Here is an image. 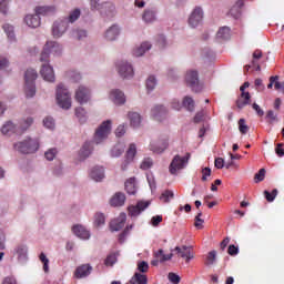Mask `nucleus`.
<instances>
[{"instance_id": "49", "label": "nucleus", "mask_w": 284, "mask_h": 284, "mask_svg": "<svg viewBox=\"0 0 284 284\" xmlns=\"http://www.w3.org/2000/svg\"><path fill=\"white\" fill-rule=\"evenodd\" d=\"M172 199H174V192L170 191V190L164 191L160 195V201H162V203H170V201H172Z\"/></svg>"}, {"instance_id": "39", "label": "nucleus", "mask_w": 284, "mask_h": 284, "mask_svg": "<svg viewBox=\"0 0 284 284\" xmlns=\"http://www.w3.org/2000/svg\"><path fill=\"white\" fill-rule=\"evenodd\" d=\"M24 94L27 99H32L37 94V85L32 82H26Z\"/></svg>"}, {"instance_id": "7", "label": "nucleus", "mask_w": 284, "mask_h": 284, "mask_svg": "<svg viewBox=\"0 0 284 284\" xmlns=\"http://www.w3.org/2000/svg\"><path fill=\"white\" fill-rule=\"evenodd\" d=\"M74 97H75V101L80 103V105H85L87 103H90V101H92V89H90V87L80 84L75 89Z\"/></svg>"}, {"instance_id": "25", "label": "nucleus", "mask_w": 284, "mask_h": 284, "mask_svg": "<svg viewBox=\"0 0 284 284\" xmlns=\"http://www.w3.org/2000/svg\"><path fill=\"white\" fill-rule=\"evenodd\" d=\"M152 50V42L144 41L139 47H135L132 51L133 57H143L145 52H150Z\"/></svg>"}, {"instance_id": "61", "label": "nucleus", "mask_w": 284, "mask_h": 284, "mask_svg": "<svg viewBox=\"0 0 284 284\" xmlns=\"http://www.w3.org/2000/svg\"><path fill=\"white\" fill-rule=\"evenodd\" d=\"M205 114H206L205 110L199 111L195 114L193 122L194 123H203V121H205Z\"/></svg>"}, {"instance_id": "9", "label": "nucleus", "mask_w": 284, "mask_h": 284, "mask_svg": "<svg viewBox=\"0 0 284 284\" xmlns=\"http://www.w3.org/2000/svg\"><path fill=\"white\" fill-rule=\"evenodd\" d=\"M68 20L59 19L55 20L51 28V34L53 39H61V37L64 36L65 32H68Z\"/></svg>"}, {"instance_id": "8", "label": "nucleus", "mask_w": 284, "mask_h": 284, "mask_svg": "<svg viewBox=\"0 0 284 284\" xmlns=\"http://www.w3.org/2000/svg\"><path fill=\"white\" fill-rule=\"evenodd\" d=\"M185 83L193 90V92H201L203 84L199 81V72L196 70H190L185 74Z\"/></svg>"}, {"instance_id": "52", "label": "nucleus", "mask_w": 284, "mask_h": 284, "mask_svg": "<svg viewBox=\"0 0 284 284\" xmlns=\"http://www.w3.org/2000/svg\"><path fill=\"white\" fill-rule=\"evenodd\" d=\"M58 154H59V150H57V148H52L45 151L44 158L47 159V161H52L53 159H57Z\"/></svg>"}, {"instance_id": "59", "label": "nucleus", "mask_w": 284, "mask_h": 284, "mask_svg": "<svg viewBox=\"0 0 284 284\" xmlns=\"http://www.w3.org/2000/svg\"><path fill=\"white\" fill-rule=\"evenodd\" d=\"M278 195V190H273L272 193H270L268 191H264V196L266 199V201H268V203L274 202V199H276V196Z\"/></svg>"}, {"instance_id": "28", "label": "nucleus", "mask_w": 284, "mask_h": 284, "mask_svg": "<svg viewBox=\"0 0 284 284\" xmlns=\"http://www.w3.org/2000/svg\"><path fill=\"white\" fill-rule=\"evenodd\" d=\"M92 274V266L90 264H83L81 266H78L74 276L75 278H85Z\"/></svg>"}, {"instance_id": "22", "label": "nucleus", "mask_w": 284, "mask_h": 284, "mask_svg": "<svg viewBox=\"0 0 284 284\" xmlns=\"http://www.w3.org/2000/svg\"><path fill=\"white\" fill-rule=\"evenodd\" d=\"M94 151V146L91 144V142H84L82 148L79 151L78 160L79 161H85V159H89V156Z\"/></svg>"}, {"instance_id": "34", "label": "nucleus", "mask_w": 284, "mask_h": 284, "mask_svg": "<svg viewBox=\"0 0 284 284\" xmlns=\"http://www.w3.org/2000/svg\"><path fill=\"white\" fill-rule=\"evenodd\" d=\"M129 121L132 128H140L141 123L143 121V118H141V114L138 112H129L128 114Z\"/></svg>"}, {"instance_id": "13", "label": "nucleus", "mask_w": 284, "mask_h": 284, "mask_svg": "<svg viewBox=\"0 0 284 284\" xmlns=\"http://www.w3.org/2000/svg\"><path fill=\"white\" fill-rule=\"evenodd\" d=\"M119 37H121V27L119 24H112L103 33V39L109 42L118 41Z\"/></svg>"}, {"instance_id": "14", "label": "nucleus", "mask_w": 284, "mask_h": 284, "mask_svg": "<svg viewBox=\"0 0 284 284\" xmlns=\"http://www.w3.org/2000/svg\"><path fill=\"white\" fill-rule=\"evenodd\" d=\"M150 207V201H140L136 205L129 206V216L136 219L142 212H145Z\"/></svg>"}, {"instance_id": "23", "label": "nucleus", "mask_w": 284, "mask_h": 284, "mask_svg": "<svg viewBox=\"0 0 284 284\" xmlns=\"http://www.w3.org/2000/svg\"><path fill=\"white\" fill-rule=\"evenodd\" d=\"M156 14H159V10L154 7L145 9L142 14V20L144 23H154L156 21Z\"/></svg>"}, {"instance_id": "41", "label": "nucleus", "mask_w": 284, "mask_h": 284, "mask_svg": "<svg viewBox=\"0 0 284 284\" xmlns=\"http://www.w3.org/2000/svg\"><path fill=\"white\" fill-rule=\"evenodd\" d=\"M128 284H148V276L143 273H135Z\"/></svg>"}, {"instance_id": "63", "label": "nucleus", "mask_w": 284, "mask_h": 284, "mask_svg": "<svg viewBox=\"0 0 284 284\" xmlns=\"http://www.w3.org/2000/svg\"><path fill=\"white\" fill-rule=\"evenodd\" d=\"M216 262V251H211L206 257V265H214Z\"/></svg>"}, {"instance_id": "35", "label": "nucleus", "mask_w": 284, "mask_h": 284, "mask_svg": "<svg viewBox=\"0 0 284 284\" xmlns=\"http://www.w3.org/2000/svg\"><path fill=\"white\" fill-rule=\"evenodd\" d=\"M124 152L125 145L123 143H118L111 149L110 156L112 159H119V156H121Z\"/></svg>"}, {"instance_id": "50", "label": "nucleus", "mask_w": 284, "mask_h": 284, "mask_svg": "<svg viewBox=\"0 0 284 284\" xmlns=\"http://www.w3.org/2000/svg\"><path fill=\"white\" fill-rule=\"evenodd\" d=\"M156 83H158L156 77L150 75L146 79V90H148V92L154 91V88H156Z\"/></svg>"}, {"instance_id": "44", "label": "nucleus", "mask_w": 284, "mask_h": 284, "mask_svg": "<svg viewBox=\"0 0 284 284\" xmlns=\"http://www.w3.org/2000/svg\"><path fill=\"white\" fill-rule=\"evenodd\" d=\"M75 116L80 123H85L88 121V111L83 106L75 108Z\"/></svg>"}, {"instance_id": "27", "label": "nucleus", "mask_w": 284, "mask_h": 284, "mask_svg": "<svg viewBox=\"0 0 284 284\" xmlns=\"http://www.w3.org/2000/svg\"><path fill=\"white\" fill-rule=\"evenodd\" d=\"M99 11L103 17L112 19L116 14V7L110 2H104Z\"/></svg>"}, {"instance_id": "46", "label": "nucleus", "mask_w": 284, "mask_h": 284, "mask_svg": "<svg viewBox=\"0 0 284 284\" xmlns=\"http://www.w3.org/2000/svg\"><path fill=\"white\" fill-rule=\"evenodd\" d=\"M172 256H174L173 253L165 254L162 248H160L155 253V258H160V263H165V261H172Z\"/></svg>"}, {"instance_id": "42", "label": "nucleus", "mask_w": 284, "mask_h": 284, "mask_svg": "<svg viewBox=\"0 0 284 284\" xmlns=\"http://www.w3.org/2000/svg\"><path fill=\"white\" fill-rule=\"evenodd\" d=\"M67 79H70V81H73V83H79L83 79V75H81V72L77 70H69L65 72Z\"/></svg>"}, {"instance_id": "4", "label": "nucleus", "mask_w": 284, "mask_h": 284, "mask_svg": "<svg viewBox=\"0 0 284 284\" xmlns=\"http://www.w3.org/2000/svg\"><path fill=\"white\" fill-rule=\"evenodd\" d=\"M51 54H53V57H61V54H63V45L57 41H47L40 61H48Z\"/></svg>"}, {"instance_id": "17", "label": "nucleus", "mask_w": 284, "mask_h": 284, "mask_svg": "<svg viewBox=\"0 0 284 284\" xmlns=\"http://www.w3.org/2000/svg\"><path fill=\"white\" fill-rule=\"evenodd\" d=\"M125 221H128V215L125 213H120V215L110 223L111 232H119L120 230H123Z\"/></svg>"}, {"instance_id": "54", "label": "nucleus", "mask_w": 284, "mask_h": 284, "mask_svg": "<svg viewBox=\"0 0 284 284\" xmlns=\"http://www.w3.org/2000/svg\"><path fill=\"white\" fill-rule=\"evenodd\" d=\"M0 12L1 14H8L10 12V0H1L0 1Z\"/></svg>"}, {"instance_id": "37", "label": "nucleus", "mask_w": 284, "mask_h": 284, "mask_svg": "<svg viewBox=\"0 0 284 284\" xmlns=\"http://www.w3.org/2000/svg\"><path fill=\"white\" fill-rule=\"evenodd\" d=\"M124 186L128 194L130 195L136 194V178H131L126 180Z\"/></svg>"}, {"instance_id": "2", "label": "nucleus", "mask_w": 284, "mask_h": 284, "mask_svg": "<svg viewBox=\"0 0 284 284\" xmlns=\"http://www.w3.org/2000/svg\"><path fill=\"white\" fill-rule=\"evenodd\" d=\"M55 101L62 110H70L72 108V93L64 83H59L55 88Z\"/></svg>"}, {"instance_id": "43", "label": "nucleus", "mask_w": 284, "mask_h": 284, "mask_svg": "<svg viewBox=\"0 0 284 284\" xmlns=\"http://www.w3.org/2000/svg\"><path fill=\"white\" fill-rule=\"evenodd\" d=\"M37 77H39L37 70L28 69L24 73V83H34V81H37Z\"/></svg>"}, {"instance_id": "60", "label": "nucleus", "mask_w": 284, "mask_h": 284, "mask_svg": "<svg viewBox=\"0 0 284 284\" xmlns=\"http://www.w3.org/2000/svg\"><path fill=\"white\" fill-rule=\"evenodd\" d=\"M239 130L241 134H247V132L250 131V126H247V124L245 123V119L239 120Z\"/></svg>"}, {"instance_id": "53", "label": "nucleus", "mask_w": 284, "mask_h": 284, "mask_svg": "<svg viewBox=\"0 0 284 284\" xmlns=\"http://www.w3.org/2000/svg\"><path fill=\"white\" fill-rule=\"evenodd\" d=\"M39 258H40L41 263H43V271L45 273L50 272V260L48 258L45 253H41Z\"/></svg>"}, {"instance_id": "58", "label": "nucleus", "mask_w": 284, "mask_h": 284, "mask_svg": "<svg viewBox=\"0 0 284 284\" xmlns=\"http://www.w3.org/2000/svg\"><path fill=\"white\" fill-rule=\"evenodd\" d=\"M201 216H203V212H199L195 216L194 226L196 227V230H203V224L205 223V220L201 219Z\"/></svg>"}, {"instance_id": "51", "label": "nucleus", "mask_w": 284, "mask_h": 284, "mask_svg": "<svg viewBox=\"0 0 284 284\" xmlns=\"http://www.w3.org/2000/svg\"><path fill=\"white\" fill-rule=\"evenodd\" d=\"M183 108H186L189 112H194V99L185 97L182 102Z\"/></svg>"}, {"instance_id": "26", "label": "nucleus", "mask_w": 284, "mask_h": 284, "mask_svg": "<svg viewBox=\"0 0 284 284\" xmlns=\"http://www.w3.org/2000/svg\"><path fill=\"white\" fill-rule=\"evenodd\" d=\"M89 174L93 181L99 183L105 179V169H103V166H94L91 169Z\"/></svg>"}, {"instance_id": "6", "label": "nucleus", "mask_w": 284, "mask_h": 284, "mask_svg": "<svg viewBox=\"0 0 284 284\" xmlns=\"http://www.w3.org/2000/svg\"><path fill=\"white\" fill-rule=\"evenodd\" d=\"M115 70L121 79H134V67L128 60H119Z\"/></svg>"}, {"instance_id": "62", "label": "nucleus", "mask_w": 284, "mask_h": 284, "mask_svg": "<svg viewBox=\"0 0 284 284\" xmlns=\"http://www.w3.org/2000/svg\"><path fill=\"white\" fill-rule=\"evenodd\" d=\"M150 270V264L148 262L142 261L138 263V271L141 272V274H145Z\"/></svg>"}, {"instance_id": "1", "label": "nucleus", "mask_w": 284, "mask_h": 284, "mask_svg": "<svg viewBox=\"0 0 284 284\" xmlns=\"http://www.w3.org/2000/svg\"><path fill=\"white\" fill-rule=\"evenodd\" d=\"M13 148L20 154H36L41 148V142L38 138H26L22 141L16 142Z\"/></svg>"}, {"instance_id": "20", "label": "nucleus", "mask_w": 284, "mask_h": 284, "mask_svg": "<svg viewBox=\"0 0 284 284\" xmlns=\"http://www.w3.org/2000/svg\"><path fill=\"white\" fill-rule=\"evenodd\" d=\"M151 116L155 121H163V119H165V116H168V109L164 105L155 104L151 109Z\"/></svg>"}, {"instance_id": "30", "label": "nucleus", "mask_w": 284, "mask_h": 284, "mask_svg": "<svg viewBox=\"0 0 284 284\" xmlns=\"http://www.w3.org/2000/svg\"><path fill=\"white\" fill-rule=\"evenodd\" d=\"M24 23L28 26V28L37 29L41 26V18L36 14H28L24 18Z\"/></svg>"}, {"instance_id": "48", "label": "nucleus", "mask_w": 284, "mask_h": 284, "mask_svg": "<svg viewBox=\"0 0 284 284\" xmlns=\"http://www.w3.org/2000/svg\"><path fill=\"white\" fill-rule=\"evenodd\" d=\"M135 156H136V144L132 143L129 145V149L125 154V159L133 162Z\"/></svg>"}, {"instance_id": "3", "label": "nucleus", "mask_w": 284, "mask_h": 284, "mask_svg": "<svg viewBox=\"0 0 284 284\" xmlns=\"http://www.w3.org/2000/svg\"><path fill=\"white\" fill-rule=\"evenodd\" d=\"M110 134H112V121L105 120L95 130L93 143H95V145H101V143H105Z\"/></svg>"}, {"instance_id": "64", "label": "nucleus", "mask_w": 284, "mask_h": 284, "mask_svg": "<svg viewBox=\"0 0 284 284\" xmlns=\"http://www.w3.org/2000/svg\"><path fill=\"white\" fill-rule=\"evenodd\" d=\"M114 263H116V255L114 254L109 255L104 261V265H106L108 267H112Z\"/></svg>"}, {"instance_id": "33", "label": "nucleus", "mask_w": 284, "mask_h": 284, "mask_svg": "<svg viewBox=\"0 0 284 284\" xmlns=\"http://www.w3.org/2000/svg\"><path fill=\"white\" fill-rule=\"evenodd\" d=\"M110 203L113 207H121L122 205H125V194L122 192L115 193Z\"/></svg>"}, {"instance_id": "56", "label": "nucleus", "mask_w": 284, "mask_h": 284, "mask_svg": "<svg viewBox=\"0 0 284 284\" xmlns=\"http://www.w3.org/2000/svg\"><path fill=\"white\" fill-rule=\"evenodd\" d=\"M43 125L47 128V130H54V118L52 116H47L43 119Z\"/></svg>"}, {"instance_id": "21", "label": "nucleus", "mask_w": 284, "mask_h": 284, "mask_svg": "<svg viewBox=\"0 0 284 284\" xmlns=\"http://www.w3.org/2000/svg\"><path fill=\"white\" fill-rule=\"evenodd\" d=\"M232 39V29L230 27H221L216 32V41L223 43Z\"/></svg>"}, {"instance_id": "57", "label": "nucleus", "mask_w": 284, "mask_h": 284, "mask_svg": "<svg viewBox=\"0 0 284 284\" xmlns=\"http://www.w3.org/2000/svg\"><path fill=\"white\" fill-rule=\"evenodd\" d=\"M146 180H148L149 186L151 189V192H154V190H156V180L154 179V174L148 173Z\"/></svg>"}, {"instance_id": "12", "label": "nucleus", "mask_w": 284, "mask_h": 284, "mask_svg": "<svg viewBox=\"0 0 284 284\" xmlns=\"http://www.w3.org/2000/svg\"><path fill=\"white\" fill-rule=\"evenodd\" d=\"M203 17H204L203 8L195 7L189 17V26L191 28H199V26L203 23Z\"/></svg>"}, {"instance_id": "38", "label": "nucleus", "mask_w": 284, "mask_h": 284, "mask_svg": "<svg viewBox=\"0 0 284 284\" xmlns=\"http://www.w3.org/2000/svg\"><path fill=\"white\" fill-rule=\"evenodd\" d=\"M2 30L7 34L9 41H17V36L14 34V27L10 23H4Z\"/></svg>"}, {"instance_id": "40", "label": "nucleus", "mask_w": 284, "mask_h": 284, "mask_svg": "<svg viewBox=\"0 0 284 284\" xmlns=\"http://www.w3.org/2000/svg\"><path fill=\"white\" fill-rule=\"evenodd\" d=\"M81 17V9H74L70 11L69 16L67 18H63L64 21H67V24L69 23H75L79 21V18Z\"/></svg>"}, {"instance_id": "47", "label": "nucleus", "mask_w": 284, "mask_h": 284, "mask_svg": "<svg viewBox=\"0 0 284 284\" xmlns=\"http://www.w3.org/2000/svg\"><path fill=\"white\" fill-rule=\"evenodd\" d=\"M261 57H263V52L261 50H255L253 52V61H252V65L253 68H255V70L258 72L261 71V65H258V59H261Z\"/></svg>"}, {"instance_id": "31", "label": "nucleus", "mask_w": 284, "mask_h": 284, "mask_svg": "<svg viewBox=\"0 0 284 284\" xmlns=\"http://www.w3.org/2000/svg\"><path fill=\"white\" fill-rule=\"evenodd\" d=\"M250 103H252V95H250V92H241V95L236 101L239 110H243V108L250 105Z\"/></svg>"}, {"instance_id": "55", "label": "nucleus", "mask_w": 284, "mask_h": 284, "mask_svg": "<svg viewBox=\"0 0 284 284\" xmlns=\"http://www.w3.org/2000/svg\"><path fill=\"white\" fill-rule=\"evenodd\" d=\"M154 165V161L151 158H144L141 162V170H150Z\"/></svg>"}, {"instance_id": "24", "label": "nucleus", "mask_w": 284, "mask_h": 284, "mask_svg": "<svg viewBox=\"0 0 284 284\" xmlns=\"http://www.w3.org/2000/svg\"><path fill=\"white\" fill-rule=\"evenodd\" d=\"M33 123H34V118L32 116L22 118L18 124L19 134H23V132H28V130L32 128Z\"/></svg>"}, {"instance_id": "11", "label": "nucleus", "mask_w": 284, "mask_h": 284, "mask_svg": "<svg viewBox=\"0 0 284 284\" xmlns=\"http://www.w3.org/2000/svg\"><path fill=\"white\" fill-rule=\"evenodd\" d=\"M41 63L42 65H41L40 74L42 79L48 83H54V81H57V78L54 75V68L50 65V60L41 61Z\"/></svg>"}, {"instance_id": "10", "label": "nucleus", "mask_w": 284, "mask_h": 284, "mask_svg": "<svg viewBox=\"0 0 284 284\" xmlns=\"http://www.w3.org/2000/svg\"><path fill=\"white\" fill-rule=\"evenodd\" d=\"M170 148V136L169 135H161L158 140V142H151L150 143V150L151 152H154L155 154H163V152Z\"/></svg>"}, {"instance_id": "16", "label": "nucleus", "mask_w": 284, "mask_h": 284, "mask_svg": "<svg viewBox=\"0 0 284 284\" xmlns=\"http://www.w3.org/2000/svg\"><path fill=\"white\" fill-rule=\"evenodd\" d=\"M171 252H176L181 258H185L186 263H190L192 258H194V251H192V246H176L174 250H171Z\"/></svg>"}, {"instance_id": "15", "label": "nucleus", "mask_w": 284, "mask_h": 284, "mask_svg": "<svg viewBox=\"0 0 284 284\" xmlns=\"http://www.w3.org/2000/svg\"><path fill=\"white\" fill-rule=\"evenodd\" d=\"M109 99L114 105H125V93L121 89H112L109 92Z\"/></svg>"}, {"instance_id": "19", "label": "nucleus", "mask_w": 284, "mask_h": 284, "mask_svg": "<svg viewBox=\"0 0 284 284\" xmlns=\"http://www.w3.org/2000/svg\"><path fill=\"white\" fill-rule=\"evenodd\" d=\"M14 256H17L18 263L20 265H26L28 263V246L19 245L13 250Z\"/></svg>"}, {"instance_id": "29", "label": "nucleus", "mask_w": 284, "mask_h": 284, "mask_svg": "<svg viewBox=\"0 0 284 284\" xmlns=\"http://www.w3.org/2000/svg\"><path fill=\"white\" fill-rule=\"evenodd\" d=\"M72 232H73V234H75L78 236V239H82V241H88L91 236L88 229H85V226L79 225V224L74 225L72 227Z\"/></svg>"}, {"instance_id": "45", "label": "nucleus", "mask_w": 284, "mask_h": 284, "mask_svg": "<svg viewBox=\"0 0 284 284\" xmlns=\"http://www.w3.org/2000/svg\"><path fill=\"white\" fill-rule=\"evenodd\" d=\"M93 225L94 227H103L105 225V215L103 213H95Z\"/></svg>"}, {"instance_id": "36", "label": "nucleus", "mask_w": 284, "mask_h": 284, "mask_svg": "<svg viewBox=\"0 0 284 284\" xmlns=\"http://www.w3.org/2000/svg\"><path fill=\"white\" fill-rule=\"evenodd\" d=\"M71 39H77L78 41H83V39H88V31L84 29H73L70 32Z\"/></svg>"}, {"instance_id": "5", "label": "nucleus", "mask_w": 284, "mask_h": 284, "mask_svg": "<svg viewBox=\"0 0 284 284\" xmlns=\"http://www.w3.org/2000/svg\"><path fill=\"white\" fill-rule=\"evenodd\" d=\"M187 163H190V153H186L183 156L179 154L175 155L169 166L170 174L173 176L179 175V172L187 168Z\"/></svg>"}, {"instance_id": "32", "label": "nucleus", "mask_w": 284, "mask_h": 284, "mask_svg": "<svg viewBox=\"0 0 284 284\" xmlns=\"http://www.w3.org/2000/svg\"><path fill=\"white\" fill-rule=\"evenodd\" d=\"M57 12V7L54 6H42L36 8V14L41 17H48V14H54Z\"/></svg>"}, {"instance_id": "18", "label": "nucleus", "mask_w": 284, "mask_h": 284, "mask_svg": "<svg viewBox=\"0 0 284 284\" xmlns=\"http://www.w3.org/2000/svg\"><path fill=\"white\" fill-rule=\"evenodd\" d=\"M1 134L4 136H12V134H20L18 125L11 120L4 122L0 129Z\"/></svg>"}]
</instances>
